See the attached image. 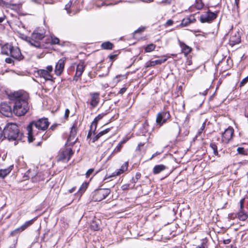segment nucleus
Segmentation results:
<instances>
[{
	"label": "nucleus",
	"mask_w": 248,
	"mask_h": 248,
	"mask_svg": "<svg viewBox=\"0 0 248 248\" xmlns=\"http://www.w3.org/2000/svg\"><path fill=\"white\" fill-rule=\"evenodd\" d=\"M94 169H89L86 173V177H89L90 175L93 172Z\"/></svg>",
	"instance_id": "a19ab883"
},
{
	"label": "nucleus",
	"mask_w": 248,
	"mask_h": 248,
	"mask_svg": "<svg viewBox=\"0 0 248 248\" xmlns=\"http://www.w3.org/2000/svg\"><path fill=\"white\" fill-rule=\"evenodd\" d=\"M109 58L111 59V60H113L115 57H116V55H110L109 56Z\"/></svg>",
	"instance_id": "052dcab7"
},
{
	"label": "nucleus",
	"mask_w": 248,
	"mask_h": 248,
	"mask_svg": "<svg viewBox=\"0 0 248 248\" xmlns=\"http://www.w3.org/2000/svg\"><path fill=\"white\" fill-rule=\"evenodd\" d=\"M122 147V145H121V144L119 143V144L114 149L112 153L119 152L121 150Z\"/></svg>",
	"instance_id": "79ce46f5"
},
{
	"label": "nucleus",
	"mask_w": 248,
	"mask_h": 248,
	"mask_svg": "<svg viewBox=\"0 0 248 248\" xmlns=\"http://www.w3.org/2000/svg\"><path fill=\"white\" fill-rule=\"evenodd\" d=\"M155 48V46L153 44L148 45L145 48L146 52H150L153 51Z\"/></svg>",
	"instance_id": "7c9ffc66"
},
{
	"label": "nucleus",
	"mask_w": 248,
	"mask_h": 248,
	"mask_svg": "<svg viewBox=\"0 0 248 248\" xmlns=\"http://www.w3.org/2000/svg\"><path fill=\"white\" fill-rule=\"evenodd\" d=\"M0 112L6 117H11L14 113L11 106L5 102L1 103L0 105Z\"/></svg>",
	"instance_id": "6e6552de"
},
{
	"label": "nucleus",
	"mask_w": 248,
	"mask_h": 248,
	"mask_svg": "<svg viewBox=\"0 0 248 248\" xmlns=\"http://www.w3.org/2000/svg\"><path fill=\"white\" fill-rule=\"evenodd\" d=\"M141 177V174L140 172H137L135 177L132 178L131 182L133 184L136 183L138 180L140 179Z\"/></svg>",
	"instance_id": "72a5a7b5"
},
{
	"label": "nucleus",
	"mask_w": 248,
	"mask_h": 248,
	"mask_svg": "<svg viewBox=\"0 0 248 248\" xmlns=\"http://www.w3.org/2000/svg\"><path fill=\"white\" fill-rule=\"evenodd\" d=\"M192 61L190 59H188L186 62V64L187 65H190L192 64Z\"/></svg>",
	"instance_id": "603ef678"
},
{
	"label": "nucleus",
	"mask_w": 248,
	"mask_h": 248,
	"mask_svg": "<svg viewBox=\"0 0 248 248\" xmlns=\"http://www.w3.org/2000/svg\"><path fill=\"white\" fill-rule=\"evenodd\" d=\"M91 129H92V128ZM92 129H91V130L89 132L88 134V135H87V138H89L91 137L92 136Z\"/></svg>",
	"instance_id": "4d7b16f0"
},
{
	"label": "nucleus",
	"mask_w": 248,
	"mask_h": 248,
	"mask_svg": "<svg viewBox=\"0 0 248 248\" xmlns=\"http://www.w3.org/2000/svg\"><path fill=\"white\" fill-rule=\"evenodd\" d=\"M236 217H237V214L232 213V214H229V217L230 219H234V218H235Z\"/></svg>",
	"instance_id": "c03bdc74"
},
{
	"label": "nucleus",
	"mask_w": 248,
	"mask_h": 248,
	"mask_svg": "<svg viewBox=\"0 0 248 248\" xmlns=\"http://www.w3.org/2000/svg\"><path fill=\"white\" fill-rule=\"evenodd\" d=\"M178 89L179 90H180L181 92L182 91V89H183V87L182 86H180L179 87H178Z\"/></svg>",
	"instance_id": "338daca9"
},
{
	"label": "nucleus",
	"mask_w": 248,
	"mask_h": 248,
	"mask_svg": "<svg viewBox=\"0 0 248 248\" xmlns=\"http://www.w3.org/2000/svg\"><path fill=\"white\" fill-rule=\"evenodd\" d=\"M173 24V21L171 19H169L167 21L166 24H165V26H171L172 25V24Z\"/></svg>",
	"instance_id": "37998d69"
},
{
	"label": "nucleus",
	"mask_w": 248,
	"mask_h": 248,
	"mask_svg": "<svg viewBox=\"0 0 248 248\" xmlns=\"http://www.w3.org/2000/svg\"><path fill=\"white\" fill-rule=\"evenodd\" d=\"M100 221L98 219H94L91 223V228L94 231H97L99 229V224Z\"/></svg>",
	"instance_id": "393cba45"
},
{
	"label": "nucleus",
	"mask_w": 248,
	"mask_h": 248,
	"mask_svg": "<svg viewBox=\"0 0 248 248\" xmlns=\"http://www.w3.org/2000/svg\"><path fill=\"white\" fill-rule=\"evenodd\" d=\"M129 187V184H125V185H123L121 187H122V190H125L128 189Z\"/></svg>",
	"instance_id": "a18cd8bd"
},
{
	"label": "nucleus",
	"mask_w": 248,
	"mask_h": 248,
	"mask_svg": "<svg viewBox=\"0 0 248 248\" xmlns=\"http://www.w3.org/2000/svg\"><path fill=\"white\" fill-rule=\"evenodd\" d=\"M110 193L108 188H101L96 190L93 194V200L95 202H100L105 199Z\"/></svg>",
	"instance_id": "39448f33"
},
{
	"label": "nucleus",
	"mask_w": 248,
	"mask_h": 248,
	"mask_svg": "<svg viewBox=\"0 0 248 248\" xmlns=\"http://www.w3.org/2000/svg\"><path fill=\"white\" fill-rule=\"evenodd\" d=\"M5 62L8 63H11L13 62V61L11 58H7L5 59Z\"/></svg>",
	"instance_id": "8fccbe9b"
},
{
	"label": "nucleus",
	"mask_w": 248,
	"mask_h": 248,
	"mask_svg": "<svg viewBox=\"0 0 248 248\" xmlns=\"http://www.w3.org/2000/svg\"><path fill=\"white\" fill-rule=\"evenodd\" d=\"M234 130L232 128L229 127L222 134V142L228 143L232 140Z\"/></svg>",
	"instance_id": "9d476101"
},
{
	"label": "nucleus",
	"mask_w": 248,
	"mask_h": 248,
	"mask_svg": "<svg viewBox=\"0 0 248 248\" xmlns=\"http://www.w3.org/2000/svg\"><path fill=\"white\" fill-rule=\"evenodd\" d=\"M113 45L109 42H106L102 44L101 46L104 49H112Z\"/></svg>",
	"instance_id": "c756f323"
},
{
	"label": "nucleus",
	"mask_w": 248,
	"mask_h": 248,
	"mask_svg": "<svg viewBox=\"0 0 248 248\" xmlns=\"http://www.w3.org/2000/svg\"><path fill=\"white\" fill-rule=\"evenodd\" d=\"M49 125V123L46 118H41L36 121L30 123L27 127L29 141L31 142L34 140L33 137L35 134H38L36 129L45 131L47 129Z\"/></svg>",
	"instance_id": "f03ea898"
},
{
	"label": "nucleus",
	"mask_w": 248,
	"mask_h": 248,
	"mask_svg": "<svg viewBox=\"0 0 248 248\" xmlns=\"http://www.w3.org/2000/svg\"><path fill=\"white\" fill-rule=\"evenodd\" d=\"M12 168H9L6 169L0 170V177L4 178L11 171Z\"/></svg>",
	"instance_id": "cd10ccee"
},
{
	"label": "nucleus",
	"mask_w": 248,
	"mask_h": 248,
	"mask_svg": "<svg viewBox=\"0 0 248 248\" xmlns=\"http://www.w3.org/2000/svg\"><path fill=\"white\" fill-rule=\"evenodd\" d=\"M204 6L202 0H196L195 7L198 10L202 9Z\"/></svg>",
	"instance_id": "2f4dec72"
},
{
	"label": "nucleus",
	"mask_w": 248,
	"mask_h": 248,
	"mask_svg": "<svg viewBox=\"0 0 248 248\" xmlns=\"http://www.w3.org/2000/svg\"><path fill=\"white\" fill-rule=\"evenodd\" d=\"M101 136H99V133L93 138V141L94 142L95 141L97 140L100 137H101Z\"/></svg>",
	"instance_id": "864d4df0"
},
{
	"label": "nucleus",
	"mask_w": 248,
	"mask_h": 248,
	"mask_svg": "<svg viewBox=\"0 0 248 248\" xmlns=\"http://www.w3.org/2000/svg\"><path fill=\"white\" fill-rule=\"evenodd\" d=\"M166 166L164 165H156L153 169V173L154 174H158L166 169Z\"/></svg>",
	"instance_id": "bb28decb"
},
{
	"label": "nucleus",
	"mask_w": 248,
	"mask_h": 248,
	"mask_svg": "<svg viewBox=\"0 0 248 248\" xmlns=\"http://www.w3.org/2000/svg\"><path fill=\"white\" fill-rule=\"evenodd\" d=\"M210 147L212 148L213 151V153L215 155H218L217 147V145L215 143H211L210 144Z\"/></svg>",
	"instance_id": "473e14b6"
},
{
	"label": "nucleus",
	"mask_w": 248,
	"mask_h": 248,
	"mask_svg": "<svg viewBox=\"0 0 248 248\" xmlns=\"http://www.w3.org/2000/svg\"><path fill=\"white\" fill-rule=\"evenodd\" d=\"M4 19V17H0V23L2 22Z\"/></svg>",
	"instance_id": "e2e57ef3"
},
{
	"label": "nucleus",
	"mask_w": 248,
	"mask_h": 248,
	"mask_svg": "<svg viewBox=\"0 0 248 248\" xmlns=\"http://www.w3.org/2000/svg\"><path fill=\"white\" fill-rule=\"evenodd\" d=\"M87 187V183L82 184V185L80 186V187L78 190V192L82 194L85 191Z\"/></svg>",
	"instance_id": "f704fd0d"
},
{
	"label": "nucleus",
	"mask_w": 248,
	"mask_h": 248,
	"mask_svg": "<svg viewBox=\"0 0 248 248\" xmlns=\"http://www.w3.org/2000/svg\"><path fill=\"white\" fill-rule=\"evenodd\" d=\"M84 70V65L83 63H80L77 65L75 76L74 78V80H78V78L80 77L82 75Z\"/></svg>",
	"instance_id": "6ab92c4d"
},
{
	"label": "nucleus",
	"mask_w": 248,
	"mask_h": 248,
	"mask_svg": "<svg viewBox=\"0 0 248 248\" xmlns=\"http://www.w3.org/2000/svg\"><path fill=\"white\" fill-rule=\"evenodd\" d=\"M22 133L15 124H8L3 129V136L9 141H19L22 140Z\"/></svg>",
	"instance_id": "7ed1b4c3"
},
{
	"label": "nucleus",
	"mask_w": 248,
	"mask_h": 248,
	"mask_svg": "<svg viewBox=\"0 0 248 248\" xmlns=\"http://www.w3.org/2000/svg\"><path fill=\"white\" fill-rule=\"evenodd\" d=\"M143 145H144V144H142V143H140V144H139V145H138V147H137V150H139V151H140V150H141V149H140V148H141V147H143Z\"/></svg>",
	"instance_id": "3c124183"
},
{
	"label": "nucleus",
	"mask_w": 248,
	"mask_h": 248,
	"mask_svg": "<svg viewBox=\"0 0 248 248\" xmlns=\"http://www.w3.org/2000/svg\"><path fill=\"white\" fill-rule=\"evenodd\" d=\"M73 154L71 148H64L60 151L58 155V161H68Z\"/></svg>",
	"instance_id": "423d86ee"
},
{
	"label": "nucleus",
	"mask_w": 248,
	"mask_h": 248,
	"mask_svg": "<svg viewBox=\"0 0 248 248\" xmlns=\"http://www.w3.org/2000/svg\"><path fill=\"white\" fill-rule=\"evenodd\" d=\"M167 60V58H164L156 60L155 61H151L146 63V67L153 66L155 65L161 64V63L165 62Z\"/></svg>",
	"instance_id": "b1692460"
},
{
	"label": "nucleus",
	"mask_w": 248,
	"mask_h": 248,
	"mask_svg": "<svg viewBox=\"0 0 248 248\" xmlns=\"http://www.w3.org/2000/svg\"><path fill=\"white\" fill-rule=\"evenodd\" d=\"M179 43L182 52L185 56H187L191 51L192 48L182 42L179 41Z\"/></svg>",
	"instance_id": "aec40b11"
},
{
	"label": "nucleus",
	"mask_w": 248,
	"mask_h": 248,
	"mask_svg": "<svg viewBox=\"0 0 248 248\" xmlns=\"http://www.w3.org/2000/svg\"><path fill=\"white\" fill-rule=\"evenodd\" d=\"M237 151L239 154H241V155H245V154L246 151L244 148L238 147L237 149Z\"/></svg>",
	"instance_id": "e433bc0d"
},
{
	"label": "nucleus",
	"mask_w": 248,
	"mask_h": 248,
	"mask_svg": "<svg viewBox=\"0 0 248 248\" xmlns=\"http://www.w3.org/2000/svg\"><path fill=\"white\" fill-rule=\"evenodd\" d=\"M10 55L13 58L16 59H22V55L20 50L19 49V48L17 47H14L13 46L11 53H10Z\"/></svg>",
	"instance_id": "a211bd4d"
},
{
	"label": "nucleus",
	"mask_w": 248,
	"mask_h": 248,
	"mask_svg": "<svg viewBox=\"0 0 248 248\" xmlns=\"http://www.w3.org/2000/svg\"><path fill=\"white\" fill-rule=\"evenodd\" d=\"M77 126L76 124H74L72 127H71L70 134L69 137L68 138V141H71L72 142H75V141H73V140L76 138V136L77 135Z\"/></svg>",
	"instance_id": "4be33fe9"
},
{
	"label": "nucleus",
	"mask_w": 248,
	"mask_h": 248,
	"mask_svg": "<svg viewBox=\"0 0 248 248\" xmlns=\"http://www.w3.org/2000/svg\"><path fill=\"white\" fill-rule=\"evenodd\" d=\"M126 90V88L125 87L122 88L120 89V90L119 92V93L120 94H123Z\"/></svg>",
	"instance_id": "09e8293b"
},
{
	"label": "nucleus",
	"mask_w": 248,
	"mask_h": 248,
	"mask_svg": "<svg viewBox=\"0 0 248 248\" xmlns=\"http://www.w3.org/2000/svg\"><path fill=\"white\" fill-rule=\"evenodd\" d=\"M91 101L90 104L93 108L96 107L99 102V93H90Z\"/></svg>",
	"instance_id": "dca6fc26"
},
{
	"label": "nucleus",
	"mask_w": 248,
	"mask_h": 248,
	"mask_svg": "<svg viewBox=\"0 0 248 248\" xmlns=\"http://www.w3.org/2000/svg\"><path fill=\"white\" fill-rule=\"evenodd\" d=\"M45 36L44 30H36L32 33L31 38L28 42L31 46L39 48L41 47L40 41L43 39Z\"/></svg>",
	"instance_id": "20e7f679"
},
{
	"label": "nucleus",
	"mask_w": 248,
	"mask_h": 248,
	"mask_svg": "<svg viewBox=\"0 0 248 248\" xmlns=\"http://www.w3.org/2000/svg\"><path fill=\"white\" fill-rule=\"evenodd\" d=\"M241 41L240 36L238 32H235L229 39V44L232 46L239 44Z\"/></svg>",
	"instance_id": "f3484780"
},
{
	"label": "nucleus",
	"mask_w": 248,
	"mask_h": 248,
	"mask_svg": "<svg viewBox=\"0 0 248 248\" xmlns=\"http://www.w3.org/2000/svg\"><path fill=\"white\" fill-rule=\"evenodd\" d=\"M52 71V66L48 65L46 67V69L38 70L37 74L40 77L44 78L46 80H52L53 77L51 75Z\"/></svg>",
	"instance_id": "0eeeda50"
},
{
	"label": "nucleus",
	"mask_w": 248,
	"mask_h": 248,
	"mask_svg": "<svg viewBox=\"0 0 248 248\" xmlns=\"http://www.w3.org/2000/svg\"><path fill=\"white\" fill-rule=\"evenodd\" d=\"M65 61V59L62 58L57 63L55 68V73L56 75L60 76L62 73L64 67Z\"/></svg>",
	"instance_id": "4468645a"
},
{
	"label": "nucleus",
	"mask_w": 248,
	"mask_h": 248,
	"mask_svg": "<svg viewBox=\"0 0 248 248\" xmlns=\"http://www.w3.org/2000/svg\"><path fill=\"white\" fill-rule=\"evenodd\" d=\"M51 44H58L59 43V39L57 37L52 36L51 38Z\"/></svg>",
	"instance_id": "c9c22d12"
},
{
	"label": "nucleus",
	"mask_w": 248,
	"mask_h": 248,
	"mask_svg": "<svg viewBox=\"0 0 248 248\" xmlns=\"http://www.w3.org/2000/svg\"><path fill=\"white\" fill-rule=\"evenodd\" d=\"M69 113H70L69 110L68 108L66 109L65 111V114H64L65 118H67L69 117Z\"/></svg>",
	"instance_id": "de8ad7c7"
},
{
	"label": "nucleus",
	"mask_w": 248,
	"mask_h": 248,
	"mask_svg": "<svg viewBox=\"0 0 248 248\" xmlns=\"http://www.w3.org/2000/svg\"><path fill=\"white\" fill-rule=\"evenodd\" d=\"M104 116V114H98L94 119L93 121L92 122L91 124V128H93V126L95 127L96 128L97 126V122L101 120Z\"/></svg>",
	"instance_id": "c85d7f7f"
},
{
	"label": "nucleus",
	"mask_w": 248,
	"mask_h": 248,
	"mask_svg": "<svg viewBox=\"0 0 248 248\" xmlns=\"http://www.w3.org/2000/svg\"><path fill=\"white\" fill-rule=\"evenodd\" d=\"M245 199H242L240 201V209L239 211L236 213L237 217L238 219L242 221H245L248 217V214L244 210V203Z\"/></svg>",
	"instance_id": "9b49d317"
},
{
	"label": "nucleus",
	"mask_w": 248,
	"mask_h": 248,
	"mask_svg": "<svg viewBox=\"0 0 248 248\" xmlns=\"http://www.w3.org/2000/svg\"><path fill=\"white\" fill-rule=\"evenodd\" d=\"M143 29H138L137 30H136L135 31V33H138L140 31H143Z\"/></svg>",
	"instance_id": "13d9d810"
},
{
	"label": "nucleus",
	"mask_w": 248,
	"mask_h": 248,
	"mask_svg": "<svg viewBox=\"0 0 248 248\" xmlns=\"http://www.w3.org/2000/svg\"><path fill=\"white\" fill-rule=\"evenodd\" d=\"M49 136V134H46V135H44L42 136V138L44 140H46Z\"/></svg>",
	"instance_id": "6e6d98bb"
},
{
	"label": "nucleus",
	"mask_w": 248,
	"mask_h": 248,
	"mask_svg": "<svg viewBox=\"0 0 248 248\" xmlns=\"http://www.w3.org/2000/svg\"><path fill=\"white\" fill-rule=\"evenodd\" d=\"M196 19L195 16L193 15H191L189 16L184 18L180 26L181 27H186L189 25L190 24L195 22Z\"/></svg>",
	"instance_id": "2eb2a0df"
},
{
	"label": "nucleus",
	"mask_w": 248,
	"mask_h": 248,
	"mask_svg": "<svg viewBox=\"0 0 248 248\" xmlns=\"http://www.w3.org/2000/svg\"><path fill=\"white\" fill-rule=\"evenodd\" d=\"M3 130L0 126V140L3 139Z\"/></svg>",
	"instance_id": "49530a36"
},
{
	"label": "nucleus",
	"mask_w": 248,
	"mask_h": 248,
	"mask_svg": "<svg viewBox=\"0 0 248 248\" xmlns=\"http://www.w3.org/2000/svg\"><path fill=\"white\" fill-rule=\"evenodd\" d=\"M239 1V0H235V2L236 5L237 6H238V5Z\"/></svg>",
	"instance_id": "774afa93"
},
{
	"label": "nucleus",
	"mask_w": 248,
	"mask_h": 248,
	"mask_svg": "<svg viewBox=\"0 0 248 248\" xmlns=\"http://www.w3.org/2000/svg\"><path fill=\"white\" fill-rule=\"evenodd\" d=\"M248 81V76L244 78L240 82V86H244L246 83Z\"/></svg>",
	"instance_id": "58836bf2"
},
{
	"label": "nucleus",
	"mask_w": 248,
	"mask_h": 248,
	"mask_svg": "<svg viewBox=\"0 0 248 248\" xmlns=\"http://www.w3.org/2000/svg\"><path fill=\"white\" fill-rule=\"evenodd\" d=\"M28 95L22 92H15L10 96L11 100L14 102L13 113L16 116L24 115L29 109Z\"/></svg>",
	"instance_id": "f257e3e1"
},
{
	"label": "nucleus",
	"mask_w": 248,
	"mask_h": 248,
	"mask_svg": "<svg viewBox=\"0 0 248 248\" xmlns=\"http://www.w3.org/2000/svg\"><path fill=\"white\" fill-rule=\"evenodd\" d=\"M75 188L73 187L69 190V192L71 193H73L75 191Z\"/></svg>",
	"instance_id": "680f3d73"
},
{
	"label": "nucleus",
	"mask_w": 248,
	"mask_h": 248,
	"mask_svg": "<svg viewBox=\"0 0 248 248\" xmlns=\"http://www.w3.org/2000/svg\"><path fill=\"white\" fill-rule=\"evenodd\" d=\"M126 140H122L120 143H119L120 144H121V145H122L123 144L125 143V142H126Z\"/></svg>",
	"instance_id": "69168bd1"
},
{
	"label": "nucleus",
	"mask_w": 248,
	"mask_h": 248,
	"mask_svg": "<svg viewBox=\"0 0 248 248\" xmlns=\"http://www.w3.org/2000/svg\"><path fill=\"white\" fill-rule=\"evenodd\" d=\"M170 117V114L168 111L161 112L157 115L156 119V123L159 124V126H161L163 124L165 123Z\"/></svg>",
	"instance_id": "1a4fd4ad"
},
{
	"label": "nucleus",
	"mask_w": 248,
	"mask_h": 248,
	"mask_svg": "<svg viewBox=\"0 0 248 248\" xmlns=\"http://www.w3.org/2000/svg\"><path fill=\"white\" fill-rule=\"evenodd\" d=\"M205 124H206V122H204L203 123L202 126L201 127L200 129L199 130V131H198L199 135H200L202 133V132L203 131V130L204 129L205 126Z\"/></svg>",
	"instance_id": "4c0bfd02"
},
{
	"label": "nucleus",
	"mask_w": 248,
	"mask_h": 248,
	"mask_svg": "<svg viewBox=\"0 0 248 248\" xmlns=\"http://www.w3.org/2000/svg\"><path fill=\"white\" fill-rule=\"evenodd\" d=\"M110 130V129L109 128H107L102 131H101L99 133V136H102L103 135L107 134V133H108L109 132V131Z\"/></svg>",
	"instance_id": "ea45409f"
},
{
	"label": "nucleus",
	"mask_w": 248,
	"mask_h": 248,
	"mask_svg": "<svg viewBox=\"0 0 248 248\" xmlns=\"http://www.w3.org/2000/svg\"><path fill=\"white\" fill-rule=\"evenodd\" d=\"M128 162H125L121 166V168L113 173V176H118L127 170Z\"/></svg>",
	"instance_id": "412c9836"
},
{
	"label": "nucleus",
	"mask_w": 248,
	"mask_h": 248,
	"mask_svg": "<svg viewBox=\"0 0 248 248\" xmlns=\"http://www.w3.org/2000/svg\"><path fill=\"white\" fill-rule=\"evenodd\" d=\"M13 46L9 44H6L1 47V53L6 55H10L11 53Z\"/></svg>",
	"instance_id": "5701e85b"
},
{
	"label": "nucleus",
	"mask_w": 248,
	"mask_h": 248,
	"mask_svg": "<svg viewBox=\"0 0 248 248\" xmlns=\"http://www.w3.org/2000/svg\"><path fill=\"white\" fill-rule=\"evenodd\" d=\"M207 93V90H206L205 91H204V92L202 93H200V94H202V95H205Z\"/></svg>",
	"instance_id": "0e129e2a"
},
{
	"label": "nucleus",
	"mask_w": 248,
	"mask_h": 248,
	"mask_svg": "<svg viewBox=\"0 0 248 248\" xmlns=\"http://www.w3.org/2000/svg\"><path fill=\"white\" fill-rule=\"evenodd\" d=\"M231 242V240L229 239H226V240H224V243L225 244H229Z\"/></svg>",
	"instance_id": "5fc2aeb1"
},
{
	"label": "nucleus",
	"mask_w": 248,
	"mask_h": 248,
	"mask_svg": "<svg viewBox=\"0 0 248 248\" xmlns=\"http://www.w3.org/2000/svg\"><path fill=\"white\" fill-rule=\"evenodd\" d=\"M217 17V14L213 12H208L200 17V20L202 23L210 22Z\"/></svg>",
	"instance_id": "ddd939ff"
},
{
	"label": "nucleus",
	"mask_w": 248,
	"mask_h": 248,
	"mask_svg": "<svg viewBox=\"0 0 248 248\" xmlns=\"http://www.w3.org/2000/svg\"><path fill=\"white\" fill-rule=\"evenodd\" d=\"M36 219V218H34L32 219L26 221L23 225H22L20 227L15 229V230L12 231L11 232V235L14 236L16 233H20L21 232L25 230L26 228H27L29 226H31L33 224L34 220Z\"/></svg>",
	"instance_id": "f8f14e48"
},
{
	"label": "nucleus",
	"mask_w": 248,
	"mask_h": 248,
	"mask_svg": "<svg viewBox=\"0 0 248 248\" xmlns=\"http://www.w3.org/2000/svg\"><path fill=\"white\" fill-rule=\"evenodd\" d=\"M5 4V2L3 0H0V5H3Z\"/></svg>",
	"instance_id": "bf43d9fd"
},
{
	"label": "nucleus",
	"mask_w": 248,
	"mask_h": 248,
	"mask_svg": "<svg viewBox=\"0 0 248 248\" xmlns=\"http://www.w3.org/2000/svg\"><path fill=\"white\" fill-rule=\"evenodd\" d=\"M65 9L67 11V13L70 15L71 14H75V12H73L74 5H73L72 0H70L66 5Z\"/></svg>",
	"instance_id": "a878e982"
}]
</instances>
